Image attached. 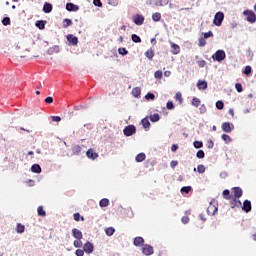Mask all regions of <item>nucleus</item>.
Here are the masks:
<instances>
[{
	"mask_svg": "<svg viewBox=\"0 0 256 256\" xmlns=\"http://www.w3.org/2000/svg\"><path fill=\"white\" fill-rule=\"evenodd\" d=\"M73 217H74V221H85V217L81 216V214L79 213H74L73 214Z\"/></svg>",
	"mask_w": 256,
	"mask_h": 256,
	"instance_id": "09e8293b",
	"label": "nucleus"
},
{
	"mask_svg": "<svg viewBox=\"0 0 256 256\" xmlns=\"http://www.w3.org/2000/svg\"><path fill=\"white\" fill-rule=\"evenodd\" d=\"M31 171H32V173H36L37 175H39V174L41 173V171H42L41 165H39V164H33V165L31 166Z\"/></svg>",
	"mask_w": 256,
	"mask_h": 256,
	"instance_id": "393cba45",
	"label": "nucleus"
},
{
	"mask_svg": "<svg viewBox=\"0 0 256 256\" xmlns=\"http://www.w3.org/2000/svg\"><path fill=\"white\" fill-rule=\"evenodd\" d=\"M131 39H132L133 43H141V37L137 34H132Z\"/></svg>",
	"mask_w": 256,
	"mask_h": 256,
	"instance_id": "de8ad7c7",
	"label": "nucleus"
},
{
	"mask_svg": "<svg viewBox=\"0 0 256 256\" xmlns=\"http://www.w3.org/2000/svg\"><path fill=\"white\" fill-rule=\"evenodd\" d=\"M235 89H236L237 93H243V85L241 83H236Z\"/></svg>",
	"mask_w": 256,
	"mask_h": 256,
	"instance_id": "5fc2aeb1",
	"label": "nucleus"
},
{
	"mask_svg": "<svg viewBox=\"0 0 256 256\" xmlns=\"http://www.w3.org/2000/svg\"><path fill=\"white\" fill-rule=\"evenodd\" d=\"M146 101H155V94L153 92H148L145 95Z\"/></svg>",
	"mask_w": 256,
	"mask_h": 256,
	"instance_id": "a18cd8bd",
	"label": "nucleus"
},
{
	"mask_svg": "<svg viewBox=\"0 0 256 256\" xmlns=\"http://www.w3.org/2000/svg\"><path fill=\"white\" fill-rule=\"evenodd\" d=\"M243 73L244 75H246V77H251V73H253V68L248 65L244 68Z\"/></svg>",
	"mask_w": 256,
	"mask_h": 256,
	"instance_id": "cd10ccee",
	"label": "nucleus"
},
{
	"mask_svg": "<svg viewBox=\"0 0 256 256\" xmlns=\"http://www.w3.org/2000/svg\"><path fill=\"white\" fill-rule=\"evenodd\" d=\"M133 23L135 25L141 26L143 23H145V16L141 14H136L133 16Z\"/></svg>",
	"mask_w": 256,
	"mask_h": 256,
	"instance_id": "1a4fd4ad",
	"label": "nucleus"
},
{
	"mask_svg": "<svg viewBox=\"0 0 256 256\" xmlns=\"http://www.w3.org/2000/svg\"><path fill=\"white\" fill-rule=\"evenodd\" d=\"M37 214L39 217H45V215H47V212H45V210L43 209V206H39L37 208Z\"/></svg>",
	"mask_w": 256,
	"mask_h": 256,
	"instance_id": "58836bf2",
	"label": "nucleus"
},
{
	"mask_svg": "<svg viewBox=\"0 0 256 256\" xmlns=\"http://www.w3.org/2000/svg\"><path fill=\"white\" fill-rule=\"evenodd\" d=\"M105 233H106L107 237H113V235H115V228L108 227L105 229Z\"/></svg>",
	"mask_w": 256,
	"mask_h": 256,
	"instance_id": "7c9ffc66",
	"label": "nucleus"
},
{
	"mask_svg": "<svg viewBox=\"0 0 256 256\" xmlns=\"http://www.w3.org/2000/svg\"><path fill=\"white\" fill-rule=\"evenodd\" d=\"M142 127L144 129H149L151 127V122H149V117H145L141 120Z\"/></svg>",
	"mask_w": 256,
	"mask_h": 256,
	"instance_id": "5701e85b",
	"label": "nucleus"
},
{
	"mask_svg": "<svg viewBox=\"0 0 256 256\" xmlns=\"http://www.w3.org/2000/svg\"><path fill=\"white\" fill-rule=\"evenodd\" d=\"M145 159H147V155H145V153H143V152L137 154L135 157L136 163H143V161H145Z\"/></svg>",
	"mask_w": 256,
	"mask_h": 256,
	"instance_id": "6ab92c4d",
	"label": "nucleus"
},
{
	"mask_svg": "<svg viewBox=\"0 0 256 256\" xmlns=\"http://www.w3.org/2000/svg\"><path fill=\"white\" fill-rule=\"evenodd\" d=\"M177 149H179V145L173 144V145L171 146V151H172V153H175V151H177Z\"/></svg>",
	"mask_w": 256,
	"mask_h": 256,
	"instance_id": "774afa93",
	"label": "nucleus"
},
{
	"mask_svg": "<svg viewBox=\"0 0 256 256\" xmlns=\"http://www.w3.org/2000/svg\"><path fill=\"white\" fill-rule=\"evenodd\" d=\"M197 159H205V151L203 150H198L196 153Z\"/></svg>",
	"mask_w": 256,
	"mask_h": 256,
	"instance_id": "8fccbe9b",
	"label": "nucleus"
},
{
	"mask_svg": "<svg viewBox=\"0 0 256 256\" xmlns=\"http://www.w3.org/2000/svg\"><path fill=\"white\" fill-rule=\"evenodd\" d=\"M72 236L74 239H83V232L77 228L72 229Z\"/></svg>",
	"mask_w": 256,
	"mask_h": 256,
	"instance_id": "f3484780",
	"label": "nucleus"
},
{
	"mask_svg": "<svg viewBox=\"0 0 256 256\" xmlns=\"http://www.w3.org/2000/svg\"><path fill=\"white\" fill-rule=\"evenodd\" d=\"M199 111H200L201 115L207 113V107L205 106V104H202L200 106Z\"/></svg>",
	"mask_w": 256,
	"mask_h": 256,
	"instance_id": "4d7b16f0",
	"label": "nucleus"
},
{
	"mask_svg": "<svg viewBox=\"0 0 256 256\" xmlns=\"http://www.w3.org/2000/svg\"><path fill=\"white\" fill-rule=\"evenodd\" d=\"M191 105H193V107H199V105H201V99L197 97H193L191 101Z\"/></svg>",
	"mask_w": 256,
	"mask_h": 256,
	"instance_id": "4c0bfd02",
	"label": "nucleus"
},
{
	"mask_svg": "<svg viewBox=\"0 0 256 256\" xmlns=\"http://www.w3.org/2000/svg\"><path fill=\"white\" fill-rule=\"evenodd\" d=\"M204 39H210V37H213V32L208 31L203 34Z\"/></svg>",
	"mask_w": 256,
	"mask_h": 256,
	"instance_id": "13d9d810",
	"label": "nucleus"
},
{
	"mask_svg": "<svg viewBox=\"0 0 256 256\" xmlns=\"http://www.w3.org/2000/svg\"><path fill=\"white\" fill-rule=\"evenodd\" d=\"M211 59L213 61H217V63H223L224 59H227V54L225 53V50L218 49L212 56Z\"/></svg>",
	"mask_w": 256,
	"mask_h": 256,
	"instance_id": "f257e3e1",
	"label": "nucleus"
},
{
	"mask_svg": "<svg viewBox=\"0 0 256 256\" xmlns=\"http://www.w3.org/2000/svg\"><path fill=\"white\" fill-rule=\"evenodd\" d=\"M44 101H45V103H48L49 105H51V103H53V97L48 96V97L45 98Z\"/></svg>",
	"mask_w": 256,
	"mask_h": 256,
	"instance_id": "69168bd1",
	"label": "nucleus"
},
{
	"mask_svg": "<svg viewBox=\"0 0 256 256\" xmlns=\"http://www.w3.org/2000/svg\"><path fill=\"white\" fill-rule=\"evenodd\" d=\"M170 0H156L155 5L157 7H165V5H169Z\"/></svg>",
	"mask_w": 256,
	"mask_h": 256,
	"instance_id": "2f4dec72",
	"label": "nucleus"
},
{
	"mask_svg": "<svg viewBox=\"0 0 256 256\" xmlns=\"http://www.w3.org/2000/svg\"><path fill=\"white\" fill-rule=\"evenodd\" d=\"M16 232L19 234L25 233V225L17 223Z\"/></svg>",
	"mask_w": 256,
	"mask_h": 256,
	"instance_id": "f704fd0d",
	"label": "nucleus"
},
{
	"mask_svg": "<svg viewBox=\"0 0 256 256\" xmlns=\"http://www.w3.org/2000/svg\"><path fill=\"white\" fill-rule=\"evenodd\" d=\"M176 101H179V104L181 105L183 103V96L181 95V92H177L175 94Z\"/></svg>",
	"mask_w": 256,
	"mask_h": 256,
	"instance_id": "3c124183",
	"label": "nucleus"
},
{
	"mask_svg": "<svg viewBox=\"0 0 256 256\" xmlns=\"http://www.w3.org/2000/svg\"><path fill=\"white\" fill-rule=\"evenodd\" d=\"M142 253L145 256H151V255H153V253H155V251L153 250V246H151L149 244H144L142 247Z\"/></svg>",
	"mask_w": 256,
	"mask_h": 256,
	"instance_id": "0eeeda50",
	"label": "nucleus"
},
{
	"mask_svg": "<svg viewBox=\"0 0 256 256\" xmlns=\"http://www.w3.org/2000/svg\"><path fill=\"white\" fill-rule=\"evenodd\" d=\"M73 245L76 249H81V247H83V241H81V239H76L74 240Z\"/></svg>",
	"mask_w": 256,
	"mask_h": 256,
	"instance_id": "ea45409f",
	"label": "nucleus"
},
{
	"mask_svg": "<svg viewBox=\"0 0 256 256\" xmlns=\"http://www.w3.org/2000/svg\"><path fill=\"white\" fill-rule=\"evenodd\" d=\"M45 25H47V21L45 20H37L35 22V26L40 29V31H43V29H45Z\"/></svg>",
	"mask_w": 256,
	"mask_h": 256,
	"instance_id": "aec40b11",
	"label": "nucleus"
},
{
	"mask_svg": "<svg viewBox=\"0 0 256 256\" xmlns=\"http://www.w3.org/2000/svg\"><path fill=\"white\" fill-rule=\"evenodd\" d=\"M223 21H225V13L221 11L216 12L214 15L213 24L216 27H221V25H223Z\"/></svg>",
	"mask_w": 256,
	"mask_h": 256,
	"instance_id": "f03ea898",
	"label": "nucleus"
},
{
	"mask_svg": "<svg viewBox=\"0 0 256 256\" xmlns=\"http://www.w3.org/2000/svg\"><path fill=\"white\" fill-rule=\"evenodd\" d=\"M99 206H100V207H109V199H107V198H102V199L99 201Z\"/></svg>",
	"mask_w": 256,
	"mask_h": 256,
	"instance_id": "e433bc0d",
	"label": "nucleus"
},
{
	"mask_svg": "<svg viewBox=\"0 0 256 256\" xmlns=\"http://www.w3.org/2000/svg\"><path fill=\"white\" fill-rule=\"evenodd\" d=\"M243 15L246 17V21H248V23H256V14L253 12V10H244Z\"/></svg>",
	"mask_w": 256,
	"mask_h": 256,
	"instance_id": "7ed1b4c3",
	"label": "nucleus"
},
{
	"mask_svg": "<svg viewBox=\"0 0 256 256\" xmlns=\"http://www.w3.org/2000/svg\"><path fill=\"white\" fill-rule=\"evenodd\" d=\"M196 86L198 87L199 91H205V89L208 87V84L205 80H198Z\"/></svg>",
	"mask_w": 256,
	"mask_h": 256,
	"instance_id": "a211bd4d",
	"label": "nucleus"
},
{
	"mask_svg": "<svg viewBox=\"0 0 256 256\" xmlns=\"http://www.w3.org/2000/svg\"><path fill=\"white\" fill-rule=\"evenodd\" d=\"M66 11L69 13H77V11H79V5H76L73 2H67Z\"/></svg>",
	"mask_w": 256,
	"mask_h": 256,
	"instance_id": "6e6552de",
	"label": "nucleus"
},
{
	"mask_svg": "<svg viewBox=\"0 0 256 256\" xmlns=\"http://www.w3.org/2000/svg\"><path fill=\"white\" fill-rule=\"evenodd\" d=\"M197 173H200V174L205 173V165L199 164V165L197 166Z\"/></svg>",
	"mask_w": 256,
	"mask_h": 256,
	"instance_id": "603ef678",
	"label": "nucleus"
},
{
	"mask_svg": "<svg viewBox=\"0 0 256 256\" xmlns=\"http://www.w3.org/2000/svg\"><path fill=\"white\" fill-rule=\"evenodd\" d=\"M232 191L234 193L233 201H237V199L243 197V189H241V187H233Z\"/></svg>",
	"mask_w": 256,
	"mask_h": 256,
	"instance_id": "9d476101",
	"label": "nucleus"
},
{
	"mask_svg": "<svg viewBox=\"0 0 256 256\" xmlns=\"http://www.w3.org/2000/svg\"><path fill=\"white\" fill-rule=\"evenodd\" d=\"M82 151H83V147H81L80 145H76V146L72 147L73 155H81Z\"/></svg>",
	"mask_w": 256,
	"mask_h": 256,
	"instance_id": "a878e982",
	"label": "nucleus"
},
{
	"mask_svg": "<svg viewBox=\"0 0 256 256\" xmlns=\"http://www.w3.org/2000/svg\"><path fill=\"white\" fill-rule=\"evenodd\" d=\"M215 106L218 111H223V109L225 108V103L223 102V100H218Z\"/></svg>",
	"mask_w": 256,
	"mask_h": 256,
	"instance_id": "72a5a7b5",
	"label": "nucleus"
},
{
	"mask_svg": "<svg viewBox=\"0 0 256 256\" xmlns=\"http://www.w3.org/2000/svg\"><path fill=\"white\" fill-rule=\"evenodd\" d=\"M66 39L70 45H73L74 47L79 43V38L73 34H68L66 36Z\"/></svg>",
	"mask_w": 256,
	"mask_h": 256,
	"instance_id": "9b49d317",
	"label": "nucleus"
},
{
	"mask_svg": "<svg viewBox=\"0 0 256 256\" xmlns=\"http://www.w3.org/2000/svg\"><path fill=\"white\" fill-rule=\"evenodd\" d=\"M152 21H155V23L161 21V13L156 12L152 14Z\"/></svg>",
	"mask_w": 256,
	"mask_h": 256,
	"instance_id": "37998d69",
	"label": "nucleus"
},
{
	"mask_svg": "<svg viewBox=\"0 0 256 256\" xmlns=\"http://www.w3.org/2000/svg\"><path fill=\"white\" fill-rule=\"evenodd\" d=\"M133 245L135 247H141V245H145V239L141 236H137L133 239Z\"/></svg>",
	"mask_w": 256,
	"mask_h": 256,
	"instance_id": "4468645a",
	"label": "nucleus"
},
{
	"mask_svg": "<svg viewBox=\"0 0 256 256\" xmlns=\"http://www.w3.org/2000/svg\"><path fill=\"white\" fill-rule=\"evenodd\" d=\"M149 119L151 123H157L158 121H160L161 116L159 115V113H154L149 116Z\"/></svg>",
	"mask_w": 256,
	"mask_h": 256,
	"instance_id": "b1692460",
	"label": "nucleus"
},
{
	"mask_svg": "<svg viewBox=\"0 0 256 256\" xmlns=\"http://www.w3.org/2000/svg\"><path fill=\"white\" fill-rule=\"evenodd\" d=\"M53 53H59V46L55 45L47 50L48 55H53Z\"/></svg>",
	"mask_w": 256,
	"mask_h": 256,
	"instance_id": "c85d7f7f",
	"label": "nucleus"
},
{
	"mask_svg": "<svg viewBox=\"0 0 256 256\" xmlns=\"http://www.w3.org/2000/svg\"><path fill=\"white\" fill-rule=\"evenodd\" d=\"M43 11L44 13H51V11H53V4L45 2L43 5Z\"/></svg>",
	"mask_w": 256,
	"mask_h": 256,
	"instance_id": "4be33fe9",
	"label": "nucleus"
},
{
	"mask_svg": "<svg viewBox=\"0 0 256 256\" xmlns=\"http://www.w3.org/2000/svg\"><path fill=\"white\" fill-rule=\"evenodd\" d=\"M154 77H155V79H162V78H163V71L157 70V71L154 73Z\"/></svg>",
	"mask_w": 256,
	"mask_h": 256,
	"instance_id": "864d4df0",
	"label": "nucleus"
},
{
	"mask_svg": "<svg viewBox=\"0 0 256 256\" xmlns=\"http://www.w3.org/2000/svg\"><path fill=\"white\" fill-rule=\"evenodd\" d=\"M251 209H253L250 200H244L243 205H242V211L244 213H251Z\"/></svg>",
	"mask_w": 256,
	"mask_h": 256,
	"instance_id": "f8f14e48",
	"label": "nucleus"
},
{
	"mask_svg": "<svg viewBox=\"0 0 256 256\" xmlns=\"http://www.w3.org/2000/svg\"><path fill=\"white\" fill-rule=\"evenodd\" d=\"M191 191H193V187L191 186H184L180 189V192L185 193L186 195L191 193Z\"/></svg>",
	"mask_w": 256,
	"mask_h": 256,
	"instance_id": "c9c22d12",
	"label": "nucleus"
},
{
	"mask_svg": "<svg viewBox=\"0 0 256 256\" xmlns=\"http://www.w3.org/2000/svg\"><path fill=\"white\" fill-rule=\"evenodd\" d=\"M83 250L87 255H91L95 251V246L90 241H87L83 246Z\"/></svg>",
	"mask_w": 256,
	"mask_h": 256,
	"instance_id": "423d86ee",
	"label": "nucleus"
},
{
	"mask_svg": "<svg viewBox=\"0 0 256 256\" xmlns=\"http://www.w3.org/2000/svg\"><path fill=\"white\" fill-rule=\"evenodd\" d=\"M222 196L224 199H227V200L231 199V191L229 189L223 190Z\"/></svg>",
	"mask_w": 256,
	"mask_h": 256,
	"instance_id": "a19ab883",
	"label": "nucleus"
},
{
	"mask_svg": "<svg viewBox=\"0 0 256 256\" xmlns=\"http://www.w3.org/2000/svg\"><path fill=\"white\" fill-rule=\"evenodd\" d=\"M207 147L208 149H213V147H215V143L213 142V140H207Z\"/></svg>",
	"mask_w": 256,
	"mask_h": 256,
	"instance_id": "bf43d9fd",
	"label": "nucleus"
},
{
	"mask_svg": "<svg viewBox=\"0 0 256 256\" xmlns=\"http://www.w3.org/2000/svg\"><path fill=\"white\" fill-rule=\"evenodd\" d=\"M2 25H4V27L11 25V18L9 16L4 17L2 19Z\"/></svg>",
	"mask_w": 256,
	"mask_h": 256,
	"instance_id": "49530a36",
	"label": "nucleus"
},
{
	"mask_svg": "<svg viewBox=\"0 0 256 256\" xmlns=\"http://www.w3.org/2000/svg\"><path fill=\"white\" fill-rule=\"evenodd\" d=\"M93 5L95 7H103V2L101 0H93Z\"/></svg>",
	"mask_w": 256,
	"mask_h": 256,
	"instance_id": "052dcab7",
	"label": "nucleus"
},
{
	"mask_svg": "<svg viewBox=\"0 0 256 256\" xmlns=\"http://www.w3.org/2000/svg\"><path fill=\"white\" fill-rule=\"evenodd\" d=\"M221 129L224 133H231L235 130V125L231 122H224L222 123Z\"/></svg>",
	"mask_w": 256,
	"mask_h": 256,
	"instance_id": "39448f33",
	"label": "nucleus"
},
{
	"mask_svg": "<svg viewBox=\"0 0 256 256\" xmlns=\"http://www.w3.org/2000/svg\"><path fill=\"white\" fill-rule=\"evenodd\" d=\"M52 121H54V123H60L61 118L60 116H51Z\"/></svg>",
	"mask_w": 256,
	"mask_h": 256,
	"instance_id": "0e129e2a",
	"label": "nucleus"
},
{
	"mask_svg": "<svg viewBox=\"0 0 256 256\" xmlns=\"http://www.w3.org/2000/svg\"><path fill=\"white\" fill-rule=\"evenodd\" d=\"M132 95L135 97V99H141V88L135 87L132 89Z\"/></svg>",
	"mask_w": 256,
	"mask_h": 256,
	"instance_id": "412c9836",
	"label": "nucleus"
},
{
	"mask_svg": "<svg viewBox=\"0 0 256 256\" xmlns=\"http://www.w3.org/2000/svg\"><path fill=\"white\" fill-rule=\"evenodd\" d=\"M123 133L125 137H133V135L137 133V127H135L133 124H130L123 129Z\"/></svg>",
	"mask_w": 256,
	"mask_h": 256,
	"instance_id": "20e7f679",
	"label": "nucleus"
},
{
	"mask_svg": "<svg viewBox=\"0 0 256 256\" xmlns=\"http://www.w3.org/2000/svg\"><path fill=\"white\" fill-rule=\"evenodd\" d=\"M166 108L169 110V111H172V109H175V104H173V101H168L166 103Z\"/></svg>",
	"mask_w": 256,
	"mask_h": 256,
	"instance_id": "6e6d98bb",
	"label": "nucleus"
},
{
	"mask_svg": "<svg viewBox=\"0 0 256 256\" xmlns=\"http://www.w3.org/2000/svg\"><path fill=\"white\" fill-rule=\"evenodd\" d=\"M171 49L173 55H179L181 53V47L176 43L171 42Z\"/></svg>",
	"mask_w": 256,
	"mask_h": 256,
	"instance_id": "dca6fc26",
	"label": "nucleus"
},
{
	"mask_svg": "<svg viewBox=\"0 0 256 256\" xmlns=\"http://www.w3.org/2000/svg\"><path fill=\"white\" fill-rule=\"evenodd\" d=\"M86 157H88V159H91L92 161H95V159H97V157H99V154H97V152H95V150L90 148L86 152Z\"/></svg>",
	"mask_w": 256,
	"mask_h": 256,
	"instance_id": "ddd939ff",
	"label": "nucleus"
},
{
	"mask_svg": "<svg viewBox=\"0 0 256 256\" xmlns=\"http://www.w3.org/2000/svg\"><path fill=\"white\" fill-rule=\"evenodd\" d=\"M194 149H201L203 148V141L195 140L193 142Z\"/></svg>",
	"mask_w": 256,
	"mask_h": 256,
	"instance_id": "c03bdc74",
	"label": "nucleus"
},
{
	"mask_svg": "<svg viewBox=\"0 0 256 256\" xmlns=\"http://www.w3.org/2000/svg\"><path fill=\"white\" fill-rule=\"evenodd\" d=\"M181 221H182V223H183L184 225H187V223H189V217L184 216V217H182Z\"/></svg>",
	"mask_w": 256,
	"mask_h": 256,
	"instance_id": "338daca9",
	"label": "nucleus"
},
{
	"mask_svg": "<svg viewBox=\"0 0 256 256\" xmlns=\"http://www.w3.org/2000/svg\"><path fill=\"white\" fill-rule=\"evenodd\" d=\"M119 55H122V57H125V55H129V51L125 47L118 48Z\"/></svg>",
	"mask_w": 256,
	"mask_h": 256,
	"instance_id": "79ce46f5",
	"label": "nucleus"
},
{
	"mask_svg": "<svg viewBox=\"0 0 256 256\" xmlns=\"http://www.w3.org/2000/svg\"><path fill=\"white\" fill-rule=\"evenodd\" d=\"M71 25H73V20H71L69 18L63 19V28L64 29H67L68 27H71Z\"/></svg>",
	"mask_w": 256,
	"mask_h": 256,
	"instance_id": "bb28decb",
	"label": "nucleus"
},
{
	"mask_svg": "<svg viewBox=\"0 0 256 256\" xmlns=\"http://www.w3.org/2000/svg\"><path fill=\"white\" fill-rule=\"evenodd\" d=\"M221 139L223 142H225L226 144L231 143V141H233V139L231 138V136H229L228 134H222L221 135Z\"/></svg>",
	"mask_w": 256,
	"mask_h": 256,
	"instance_id": "473e14b6",
	"label": "nucleus"
},
{
	"mask_svg": "<svg viewBox=\"0 0 256 256\" xmlns=\"http://www.w3.org/2000/svg\"><path fill=\"white\" fill-rule=\"evenodd\" d=\"M75 255L76 256H83V255H85V250L77 249L75 251Z\"/></svg>",
	"mask_w": 256,
	"mask_h": 256,
	"instance_id": "e2e57ef3",
	"label": "nucleus"
},
{
	"mask_svg": "<svg viewBox=\"0 0 256 256\" xmlns=\"http://www.w3.org/2000/svg\"><path fill=\"white\" fill-rule=\"evenodd\" d=\"M217 211H219V208L217 207V205H213V202H210V206L207 208V213L208 215H215V213H217Z\"/></svg>",
	"mask_w": 256,
	"mask_h": 256,
	"instance_id": "2eb2a0df",
	"label": "nucleus"
},
{
	"mask_svg": "<svg viewBox=\"0 0 256 256\" xmlns=\"http://www.w3.org/2000/svg\"><path fill=\"white\" fill-rule=\"evenodd\" d=\"M205 45H207L205 38H199V47H205Z\"/></svg>",
	"mask_w": 256,
	"mask_h": 256,
	"instance_id": "680f3d73",
	"label": "nucleus"
},
{
	"mask_svg": "<svg viewBox=\"0 0 256 256\" xmlns=\"http://www.w3.org/2000/svg\"><path fill=\"white\" fill-rule=\"evenodd\" d=\"M145 56L151 61L155 57V51L150 48L145 52Z\"/></svg>",
	"mask_w": 256,
	"mask_h": 256,
	"instance_id": "c756f323",
	"label": "nucleus"
}]
</instances>
